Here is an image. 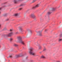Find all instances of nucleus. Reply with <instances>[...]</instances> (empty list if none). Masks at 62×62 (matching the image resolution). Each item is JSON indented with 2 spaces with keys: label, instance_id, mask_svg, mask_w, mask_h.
Wrapping results in <instances>:
<instances>
[{
  "label": "nucleus",
  "instance_id": "nucleus-10",
  "mask_svg": "<svg viewBox=\"0 0 62 62\" xmlns=\"http://www.w3.org/2000/svg\"><path fill=\"white\" fill-rule=\"evenodd\" d=\"M62 41V39H60L59 40V41L60 42Z\"/></svg>",
  "mask_w": 62,
  "mask_h": 62
},
{
  "label": "nucleus",
  "instance_id": "nucleus-4",
  "mask_svg": "<svg viewBox=\"0 0 62 62\" xmlns=\"http://www.w3.org/2000/svg\"><path fill=\"white\" fill-rule=\"evenodd\" d=\"M39 4H37L35 6L32 8V9H35L36 8H38V7H39Z\"/></svg>",
  "mask_w": 62,
  "mask_h": 62
},
{
  "label": "nucleus",
  "instance_id": "nucleus-18",
  "mask_svg": "<svg viewBox=\"0 0 62 62\" xmlns=\"http://www.w3.org/2000/svg\"><path fill=\"white\" fill-rule=\"evenodd\" d=\"M51 13L50 12H48V15H49V14H51Z\"/></svg>",
  "mask_w": 62,
  "mask_h": 62
},
{
  "label": "nucleus",
  "instance_id": "nucleus-5",
  "mask_svg": "<svg viewBox=\"0 0 62 62\" xmlns=\"http://www.w3.org/2000/svg\"><path fill=\"white\" fill-rule=\"evenodd\" d=\"M18 29H19V31L21 32H23L24 31V30H23L21 27H18Z\"/></svg>",
  "mask_w": 62,
  "mask_h": 62
},
{
  "label": "nucleus",
  "instance_id": "nucleus-32",
  "mask_svg": "<svg viewBox=\"0 0 62 62\" xmlns=\"http://www.w3.org/2000/svg\"><path fill=\"white\" fill-rule=\"evenodd\" d=\"M34 20H36V19L35 18H34Z\"/></svg>",
  "mask_w": 62,
  "mask_h": 62
},
{
  "label": "nucleus",
  "instance_id": "nucleus-13",
  "mask_svg": "<svg viewBox=\"0 0 62 62\" xmlns=\"http://www.w3.org/2000/svg\"><path fill=\"white\" fill-rule=\"evenodd\" d=\"M14 46H18L17 45L15 44H14Z\"/></svg>",
  "mask_w": 62,
  "mask_h": 62
},
{
  "label": "nucleus",
  "instance_id": "nucleus-25",
  "mask_svg": "<svg viewBox=\"0 0 62 62\" xmlns=\"http://www.w3.org/2000/svg\"><path fill=\"white\" fill-rule=\"evenodd\" d=\"M23 9V8H21L19 9V10H21V9Z\"/></svg>",
  "mask_w": 62,
  "mask_h": 62
},
{
  "label": "nucleus",
  "instance_id": "nucleus-33",
  "mask_svg": "<svg viewBox=\"0 0 62 62\" xmlns=\"http://www.w3.org/2000/svg\"><path fill=\"white\" fill-rule=\"evenodd\" d=\"M58 62H60L59 61H58Z\"/></svg>",
  "mask_w": 62,
  "mask_h": 62
},
{
  "label": "nucleus",
  "instance_id": "nucleus-2",
  "mask_svg": "<svg viewBox=\"0 0 62 62\" xmlns=\"http://www.w3.org/2000/svg\"><path fill=\"white\" fill-rule=\"evenodd\" d=\"M17 39L18 40V41L19 42L23 44V45H24V43L23 41L22 40V38L21 37H17Z\"/></svg>",
  "mask_w": 62,
  "mask_h": 62
},
{
  "label": "nucleus",
  "instance_id": "nucleus-20",
  "mask_svg": "<svg viewBox=\"0 0 62 62\" xmlns=\"http://www.w3.org/2000/svg\"><path fill=\"white\" fill-rule=\"evenodd\" d=\"M27 58H28V56H26L25 58V59H27Z\"/></svg>",
  "mask_w": 62,
  "mask_h": 62
},
{
  "label": "nucleus",
  "instance_id": "nucleus-11",
  "mask_svg": "<svg viewBox=\"0 0 62 62\" xmlns=\"http://www.w3.org/2000/svg\"><path fill=\"white\" fill-rule=\"evenodd\" d=\"M34 44H35V45H37L38 44V43L35 42L34 43Z\"/></svg>",
  "mask_w": 62,
  "mask_h": 62
},
{
  "label": "nucleus",
  "instance_id": "nucleus-21",
  "mask_svg": "<svg viewBox=\"0 0 62 62\" xmlns=\"http://www.w3.org/2000/svg\"><path fill=\"white\" fill-rule=\"evenodd\" d=\"M24 4H22L21 5V6H24Z\"/></svg>",
  "mask_w": 62,
  "mask_h": 62
},
{
  "label": "nucleus",
  "instance_id": "nucleus-36",
  "mask_svg": "<svg viewBox=\"0 0 62 62\" xmlns=\"http://www.w3.org/2000/svg\"><path fill=\"white\" fill-rule=\"evenodd\" d=\"M1 47V46H0V48Z\"/></svg>",
  "mask_w": 62,
  "mask_h": 62
},
{
  "label": "nucleus",
  "instance_id": "nucleus-28",
  "mask_svg": "<svg viewBox=\"0 0 62 62\" xmlns=\"http://www.w3.org/2000/svg\"><path fill=\"white\" fill-rule=\"evenodd\" d=\"M10 31H12V30H11V29H10Z\"/></svg>",
  "mask_w": 62,
  "mask_h": 62
},
{
  "label": "nucleus",
  "instance_id": "nucleus-31",
  "mask_svg": "<svg viewBox=\"0 0 62 62\" xmlns=\"http://www.w3.org/2000/svg\"><path fill=\"white\" fill-rule=\"evenodd\" d=\"M1 24H0V28H1Z\"/></svg>",
  "mask_w": 62,
  "mask_h": 62
},
{
  "label": "nucleus",
  "instance_id": "nucleus-8",
  "mask_svg": "<svg viewBox=\"0 0 62 62\" xmlns=\"http://www.w3.org/2000/svg\"><path fill=\"white\" fill-rule=\"evenodd\" d=\"M31 17H34V18H35V15L34 14H32L31 15Z\"/></svg>",
  "mask_w": 62,
  "mask_h": 62
},
{
  "label": "nucleus",
  "instance_id": "nucleus-19",
  "mask_svg": "<svg viewBox=\"0 0 62 62\" xmlns=\"http://www.w3.org/2000/svg\"><path fill=\"white\" fill-rule=\"evenodd\" d=\"M41 46H39V49H41Z\"/></svg>",
  "mask_w": 62,
  "mask_h": 62
},
{
  "label": "nucleus",
  "instance_id": "nucleus-1",
  "mask_svg": "<svg viewBox=\"0 0 62 62\" xmlns=\"http://www.w3.org/2000/svg\"><path fill=\"white\" fill-rule=\"evenodd\" d=\"M33 50V48H31L30 49V50L29 52V53L30 54H31V55H35V56H38V54H36L33 52L32 50Z\"/></svg>",
  "mask_w": 62,
  "mask_h": 62
},
{
  "label": "nucleus",
  "instance_id": "nucleus-35",
  "mask_svg": "<svg viewBox=\"0 0 62 62\" xmlns=\"http://www.w3.org/2000/svg\"><path fill=\"white\" fill-rule=\"evenodd\" d=\"M16 2H17L16 1V2H15V3H16Z\"/></svg>",
  "mask_w": 62,
  "mask_h": 62
},
{
  "label": "nucleus",
  "instance_id": "nucleus-27",
  "mask_svg": "<svg viewBox=\"0 0 62 62\" xmlns=\"http://www.w3.org/2000/svg\"><path fill=\"white\" fill-rule=\"evenodd\" d=\"M18 32H16L15 33L16 34H18Z\"/></svg>",
  "mask_w": 62,
  "mask_h": 62
},
{
  "label": "nucleus",
  "instance_id": "nucleus-29",
  "mask_svg": "<svg viewBox=\"0 0 62 62\" xmlns=\"http://www.w3.org/2000/svg\"><path fill=\"white\" fill-rule=\"evenodd\" d=\"M1 9V8H0V10ZM0 14H1V12H0Z\"/></svg>",
  "mask_w": 62,
  "mask_h": 62
},
{
  "label": "nucleus",
  "instance_id": "nucleus-30",
  "mask_svg": "<svg viewBox=\"0 0 62 62\" xmlns=\"http://www.w3.org/2000/svg\"><path fill=\"white\" fill-rule=\"evenodd\" d=\"M31 62H33V60H32L31 61Z\"/></svg>",
  "mask_w": 62,
  "mask_h": 62
},
{
  "label": "nucleus",
  "instance_id": "nucleus-16",
  "mask_svg": "<svg viewBox=\"0 0 62 62\" xmlns=\"http://www.w3.org/2000/svg\"><path fill=\"white\" fill-rule=\"evenodd\" d=\"M60 38H61V37H62V34H61L60 35Z\"/></svg>",
  "mask_w": 62,
  "mask_h": 62
},
{
  "label": "nucleus",
  "instance_id": "nucleus-22",
  "mask_svg": "<svg viewBox=\"0 0 62 62\" xmlns=\"http://www.w3.org/2000/svg\"><path fill=\"white\" fill-rule=\"evenodd\" d=\"M46 48H44V49L43 51H45V50H46Z\"/></svg>",
  "mask_w": 62,
  "mask_h": 62
},
{
  "label": "nucleus",
  "instance_id": "nucleus-12",
  "mask_svg": "<svg viewBox=\"0 0 62 62\" xmlns=\"http://www.w3.org/2000/svg\"><path fill=\"white\" fill-rule=\"evenodd\" d=\"M9 40L10 41L12 40H13V39L12 38H10L9 39Z\"/></svg>",
  "mask_w": 62,
  "mask_h": 62
},
{
  "label": "nucleus",
  "instance_id": "nucleus-34",
  "mask_svg": "<svg viewBox=\"0 0 62 62\" xmlns=\"http://www.w3.org/2000/svg\"><path fill=\"white\" fill-rule=\"evenodd\" d=\"M7 15V14H5V15Z\"/></svg>",
  "mask_w": 62,
  "mask_h": 62
},
{
  "label": "nucleus",
  "instance_id": "nucleus-3",
  "mask_svg": "<svg viewBox=\"0 0 62 62\" xmlns=\"http://www.w3.org/2000/svg\"><path fill=\"white\" fill-rule=\"evenodd\" d=\"M38 35H39L40 36H42V34H41V32H42V31H37Z\"/></svg>",
  "mask_w": 62,
  "mask_h": 62
},
{
  "label": "nucleus",
  "instance_id": "nucleus-37",
  "mask_svg": "<svg viewBox=\"0 0 62 62\" xmlns=\"http://www.w3.org/2000/svg\"><path fill=\"white\" fill-rule=\"evenodd\" d=\"M4 48H5V47H4Z\"/></svg>",
  "mask_w": 62,
  "mask_h": 62
},
{
  "label": "nucleus",
  "instance_id": "nucleus-15",
  "mask_svg": "<svg viewBox=\"0 0 62 62\" xmlns=\"http://www.w3.org/2000/svg\"><path fill=\"white\" fill-rule=\"evenodd\" d=\"M18 14H16L15 15V16H18Z\"/></svg>",
  "mask_w": 62,
  "mask_h": 62
},
{
  "label": "nucleus",
  "instance_id": "nucleus-26",
  "mask_svg": "<svg viewBox=\"0 0 62 62\" xmlns=\"http://www.w3.org/2000/svg\"><path fill=\"white\" fill-rule=\"evenodd\" d=\"M8 19H6V21H8Z\"/></svg>",
  "mask_w": 62,
  "mask_h": 62
},
{
  "label": "nucleus",
  "instance_id": "nucleus-24",
  "mask_svg": "<svg viewBox=\"0 0 62 62\" xmlns=\"http://www.w3.org/2000/svg\"><path fill=\"white\" fill-rule=\"evenodd\" d=\"M35 1H36L35 0H33V1L32 2V3H33V2H35Z\"/></svg>",
  "mask_w": 62,
  "mask_h": 62
},
{
  "label": "nucleus",
  "instance_id": "nucleus-17",
  "mask_svg": "<svg viewBox=\"0 0 62 62\" xmlns=\"http://www.w3.org/2000/svg\"><path fill=\"white\" fill-rule=\"evenodd\" d=\"M52 10H53L54 11V10H55V9H54V8H53L52 9Z\"/></svg>",
  "mask_w": 62,
  "mask_h": 62
},
{
  "label": "nucleus",
  "instance_id": "nucleus-23",
  "mask_svg": "<svg viewBox=\"0 0 62 62\" xmlns=\"http://www.w3.org/2000/svg\"><path fill=\"white\" fill-rule=\"evenodd\" d=\"M9 57H10V58H11L12 57V56L11 55H10L9 56Z\"/></svg>",
  "mask_w": 62,
  "mask_h": 62
},
{
  "label": "nucleus",
  "instance_id": "nucleus-9",
  "mask_svg": "<svg viewBox=\"0 0 62 62\" xmlns=\"http://www.w3.org/2000/svg\"><path fill=\"white\" fill-rule=\"evenodd\" d=\"M20 55H16V58H17V57H20Z\"/></svg>",
  "mask_w": 62,
  "mask_h": 62
},
{
  "label": "nucleus",
  "instance_id": "nucleus-6",
  "mask_svg": "<svg viewBox=\"0 0 62 62\" xmlns=\"http://www.w3.org/2000/svg\"><path fill=\"white\" fill-rule=\"evenodd\" d=\"M12 35V32L9 33L8 34L6 35V37H11V36Z\"/></svg>",
  "mask_w": 62,
  "mask_h": 62
},
{
  "label": "nucleus",
  "instance_id": "nucleus-7",
  "mask_svg": "<svg viewBox=\"0 0 62 62\" xmlns=\"http://www.w3.org/2000/svg\"><path fill=\"white\" fill-rule=\"evenodd\" d=\"M31 33H32V31H29V35H31Z\"/></svg>",
  "mask_w": 62,
  "mask_h": 62
},
{
  "label": "nucleus",
  "instance_id": "nucleus-14",
  "mask_svg": "<svg viewBox=\"0 0 62 62\" xmlns=\"http://www.w3.org/2000/svg\"><path fill=\"white\" fill-rule=\"evenodd\" d=\"M41 58H45V57L44 56H41Z\"/></svg>",
  "mask_w": 62,
  "mask_h": 62
}]
</instances>
